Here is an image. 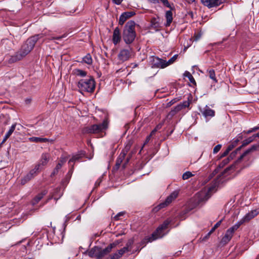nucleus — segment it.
Here are the masks:
<instances>
[{
  "mask_svg": "<svg viewBox=\"0 0 259 259\" xmlns=\"http://www.w3.org/2000/svg\"><path fill=\"white\" fill-rule=\"evenodd\" d=\"M157 131V128H155L151 133L150 135L151 136H152L153 135H154Z\"/></svg>",
  "mask_w": 259,
  "mask_h": 259,
  "instance_id": "nucleus-64",
  "label": "nucleus"
},
{
  "mask_svg": "<svg viewBox=\"0 0 259 259\" xmlns=\"http://www.w3.org/2000/svg\"><path fill=\"white\" fill-rule=\"evenodd\" d=\"M178 57V55L176 54L173 56L170 59L168 60V61H166L164 60V64L166 65V67L167 66L172 64L177 59Z\"/></svg>",
  "mask_w": 259,
  "mask_h": 259,
  "instance_id": "nucleus-36",
  "label": "nucleus"
},
{
  "mask_svg": "<svg viewBox=\"0 0 259 259\" xmlns=\"http://www.w3.org/2000/svg\"><path fill=\"white\" fill-rule=\"evenodd\" d=\"M254 140V138H253V136L244 140L243 141L242 145L240 147L237 148L234 151L231 153L230 156H232V155L235 156L238 151H240L242 147L246 146V145L253 141Z\"/></svg>",
  "mask_w": 259,
  "mask_h": 259,
  "instance_id": "nucleus-13",
  "label": "nucleus"
},
{
  "mask_svg": "<svg viewBox=\"0 0 259 259\" xmlns=\"http://www.w3.org/2000/svg\"><path fill=\"white\" fill-rule=\"evenodd\" d=\"M124 212H119L118 213H117L115 217H114V220H118L119 219V217L120 216H122L124 214Z\"/></svg>",
  "mask_w": 259,
  "mask_h": 259,
  "instance_id": "nucleus-53",
  "label": "nucleus"
},
{
  "mask_svg": "<svg viewBox=\"0 0 259 259\" xmlns=\"http://www.w3.org/2000/svg\"><path fill=\"white\" fill-rule=\"evenodd\" d=\"M35 257V255L33 254H28L27 256H25L24 257V259H34Z\"/></svg>",
  "mask_w": 259,
  "mask_h": 259,
  "instance_id": "nucleus-52",
  "label": "nucleus"
},
{
  "mask_svg": "<svg viewBox=\"0 0 259 259\" xmlns=\"http://www.w3.org/2000/svg\"><path fill=\"white\" fill-rule=\"evenodd\" d=\"M170 222V220L169 219L165 220L163 223L153 232V236H157V239L162 238L163 236V231L167 228Z\"/></svg>",
  "mask_w": 259,
  "mask_h": 259,
  "instance_id": "nucleus-8",
  "label": "nucleus"
},
{
  "mask_svg": "<svg viewBox=\"0 0 259 259\" xmlns=\"http://www.w3.org/2000/svg\"><path fill=\"white\" fill-rule=\"evenodd\" d=\"M171 9H170V10H169V11H167L166 12V13H165V18H166V22L165 24V26L166 27H168V26H169L171 23L172 22V12H171V10H172V8L171 7Z\"/></svg>",
  "mask_w": 259,
  "mask_h": 259,
  "instance_id": "nucleus-20",
  "label": "nucleus"
},
{
  "mask_svg": "<svg viewBox=\"0 0 259 259\" xmlns=\"http://www.w3.org/2000/svg\"><path fill=\"white\" fill-rule=\"evenodd\" d=\"M222 147V145L221 144H218L215 146L213 149V154H215L218 153L221 149Z\"/></svg>",
  "mask_w": 259,
  "mask_h": 259,
  "instance_id": "nucleus-48",
  "label": "nucleus"
},
{
  "mask_svg": "<svg viewBox=\"0 0 259 259\" xmlns=\"http://www.w3.org/2000/svg\"><path fill=\"white\" fill-rule=\"evenodd\" d=\"M235 166L234 165H232L228 167H227L222 173V175H224V174L227 173L229 170L231 169L234 168Z\"/></svg>",
  "mask_w": 259,
  "mask_h": 259,
  "instance_id": "nucleus-50",
  "label": "nucleus"
},
{
  "mask_svg": "<svg viewBox=\"0 0 259 259\" xmlns=\"http://www.w3.org/2000/svg\"><path fill=\"white\" fill-rule=\"evenodd\" d=\"M184 75L185 77H187L189 78L190 82H191L192 83H193L195 85L196 84V83L194 78L193 77V76L192 75V74L189 71H185Z\"/></svg>",
  "mask_w": 259,
  "mask_h": 259,
  "instance_id": "nucleus-35",
  "label": "nucleus"
},
{
  "mask_svg": "<svg viewBox=\"0 0 259 259\" xmlns=\"http://www.w3.org/2000/svg\"><path fill=\"white\" fill-rule=\"evenodd\" d=\"M64 36L63 35L57 37H54L50 38V39H56V40H60L61 38H63Z\"/></svg>",
  "mask_w": 259,
  "mask_h": 259,
  "instance_id": "nucleus-60",
  "label": "nucleus"
},
{
  "mask_svg": "<svg viewBox=\"0 0 259 259\" xmlns=\"http://www.w3.org/2000/svg\"><path fill=\"white\" fill-rule=\"evenodd\" d=\"M235 147V145H233L232 143H231L230 145H228V146L227 148V150L230 152Z\"/></svg>",
  "mask_w": 259,
  "mask_h": 259,
  "instance_id": "nucleus-54",
  "label": "nucleus"
},
{
  "mask_svg": "<svg viewBox=\"0 0 259 259\" xmlns=\"http://www.w3.org/2000/svg\"><path fill=\"white\" fill-rule=\"evenodd\" d=\"M115 246L116 244L111 243L103 249L100 247L95 246L89 250L88 255L92 258L96 257L97 259H101L110 252L112 248Z\"/></svg>",
  "mask_w": 259,
  "mask_h": 259,
  "instance_id": "nucleus-4",
  "label": "nucleus"
},
{
  "mask_svg": "<svg viewBox=\"0 0 259 259\" xmlns=\"http://www.w3.org/2000/svg\"><path fill=\"white\" fill-rule=\"evenodd\" d=\"M121 257V256H120L118 252L114 253V254L110 255V258L111 259H119Z\"/></svg>",
  "mask_w": 259,
  "mask_h": 259,
  "instance_id": "nucleus-49",
  "label": "nucleus"
},
{
  "mask_svg": "<svg viewBox=\"0 0 259 259\" xmlns=\"http://www.w3.org/2000/svg\"><path fill=\"white\" fill-rule=\"evenodd\" d=\"M150 3H153V4H157L159 3L160 2L164 6L171 8V6L169 4L168 0H148Z\"/></svg>",
  "mask_w": 259,
  "mask_h": 259,
  "instance_id": "nucleus-28",
  "label": "nucleus"
},
{
  "mask_svg": "<svg viewBox=\"0 0 259 259\" xmlns=\"http://www.w3.org/2000/svg\"><path fill=\"white\" fill-rule=\"evenodd\" d=\"M237 138H238L239 139H240V140L243 139V135H242V134H239L238 136H237Z\"/></svg>",
  "mask_w": 259,
  "mask_h": 259,
  "instance_id": "nucleus-62",
  "label": "nucleus"
},
{
  "mask_svg": "<svg viewBox=\"0 0 259 259\" xmlns=\"http://www.w3.org/2000/svg\"><path fill=\"white\" fill-rule=\"evenodd\" d=\"M84 154L82 153H79L76 155H74L72 156V157L69 160L68 163L69 164H71V162H75L76 161L79 160L82 157H83Z\"/></svg>",
  "mask_w": 259,
  "mask_h": 259,
  "instance_id": "nucleus-31",
  "label": "nucleus"
},
{
  "mask_svg": "<svg viewBox=\"0 0 259 259\" xmlns=\"http://www.w3.org/2000/svg\"><path fill=\"white\" fill-rule=\"evenodd\" d=\"M190 99L189 98H188L187 101H184L183 103L178 104V106H180V109L182 110L186 107H189L190 104Z\"/></svg>",
  "mask_w": 259,
  "mask_h": 259,
  "instance_id": "nucleus-34",
  "label": "nucleus"
},
{
  "mask_svg": "<svg viewBox=\"0 0 259 259\" xmlns=\"http://www.w3.org/2000/svg\"><path fill=\"white\" fill-rule=\"evenodd\" d=\"M201 34L200 33H198L197 34L196 36H195V39L197 40H198V39H199L201 37Z\"/></svg>",
  "mask_w": 259,
  "mask_h": 259,
  "instance_id": "nucleus-63",
  "label": "nucleus"
},
{
  "mask_svg": "<svg viewBox=\"0 0 259 259\" xmlns=\"http://www.w3.org/2000/svg\"><path fill=\"white\" fill-rule=\"evenodd\" d=\"M123 15H124V17L126 18V19H127L133 16L136 14L135 12L134 11H129V12H125L123 13H122Z\"/></svg>",
  "mask_w": 259,
  "mask_h": 259,
  "instance_id": "nucleus-41",
  "label": "nucleus"
},
{
  "mask_svg": "<svg viewBox=\"0 0 259 259\" xmlns=\"http://www.w3.org/2000/svg\"><path fill=\"white\" fill-rule=\"evenodd\" d=\"M208 75L209 77L212 79L215 82L218 81L215 77V74L213 69H210L208 70Z\"/></svg>",
  "mask_w": 259,
  "mask_h": 259,
  "instance_id": "nucleus-38",
  "label": "nucleus"
},
{
  "mask_svg": "<svg viewBox=\"0 0 259 259\" xmlns=\"http://www.w3.org/2000/svg\"><path fill=\"white\" fill-rule=\"evenodd\" d=\"M239 141H240V139H239L238 138H236V139H235L231 143H232L233 145H234L235 147V146H236V145H237Z\"/></svg>",
  "mask_w": 259,
  "mask_h": 259,
  "instance_id": "nucleus-57",
  "label": "nucleus"
},
{
  "mask_svg": "<svg viewBox=\"0 0 259 259\" xmlns=\"http://www.w3.org/2000/svg\"><path fill=\"white\" fill-rule=\"evenodd\" d=\"M77 87L82 91L92 93L95 88V80L92 76H90L89 79H80L78 82Z\"/></svg>",
  "mask_w": 259,
  "mask_h": 259,
  "instance_id": "nucleus-5",
  "label": "nucleus"
},
{
  "mask_svg": "<svg viewBox=\"0 0 259 259\" xmlns=\"http://www.w3.org/2000/svg\"><path fill=\"white\" fill-rule=\"evenodd\" d=\"M149 63L153 68H164L166 67L164 60L158 57L151 56L149 58Z\"/></svg>",
  "mask_w": 259,
  "mask_h": 259,
  "instance_id": "nucleus-7",
  "label": "nucleus"
},
{
  "mask_svg": "<svg viewBox=\"0 0 259 259\" xmlns=\"http://www.w3.org/2000/svg\"><path fill=\"white\" fill-rule=\"evenodd\" d=\"M227 0H201L202 4L208 8H217L225 3Z\"/></svg>",
  "mask_w": 259,
  "mask_h": 259,
  "instance_id": "nucleus-10",
  "label": "nucleus"
},
{
  "mask_svg": "<svg viewBox=\"0 0 259 259\" xmlns=\"http://www.w3.org/2000/svg\"><path fill=\"white\" fill-rule=\"evenodd\" d=\"M16 123L13 124L11 127L10 128L9 130L8 131V132L6 134L3 141L1 143L0 145L4 144L7 139L11 136L12 133L14 132V130L16 128Z\"/></svg>",
  "mask_w": 259,
  "mask_h": 259,
  "instance_id": "nucleus-21",
  "label": "nucleus"
},
{
  "mask_svg": "<svg viewBox=\"0 0 259 259\" xmlns=\"http://www.w3.org/2000/svg\"><path fill=\"white\" fill-rule=\"evenodd\" d=\"M200 111L206 119L208 117H212L215 115L214 110L210 108L207 105H206L203 109H200Z\"/></svg>",
  "mask_w": 259,
  "mask_h": 259,
  "instance_id": "nucleus-11",
  "label": "nucleus"
},
{
  "mask_svg": "<svg viewBox=\"0 0 259 259\" xmlns=\"http://www.w3.org/2000/svg\"><path fill=\"white\" fill-rule=\"evenodd\" d=\"M45 35V33H41L29 37L22 45L19 50L11 56L8 61L9 63H14L24 58L32 50L36 42Z\"/></svg>",
  "mask_w": 259,
  "mask_h": 259,
  "instance_id": "nucleus-1",
  "label": "nucleus"
},
{
  "mask_svg": "<svg viewBox=\"0 0 259 259\" xmlns=\"http://www.w3.org/2000/svg\"><path fill=\"white\" fill-rule=\"evenodd\" d=\"M62 167V164L61 163H58L56 167L53 170V172L51 174V176L55 175L57 174L58 172V170L61 168Z\"/></svg>",
  "mask_w": 259,
  "mask_h": 259,
  "instance_id": "nucleus-44",
  "label": "nucleus"
},
{
  "mask_svg": "<svg viewBox=\"0 0 259 259\" xmlns=\"http://www.w3.org/2000/svg\"><path fill=\"white\" fill-rule=\"evenodd\" d=\"M128 244H127L126 246H125L117 251L118 254L121 257L124 253L128 251Z\"/></svg>",
  "mask_w": 259,
  "mask_h": 259,
  "instance_id": "nucleus-40",
  "label": "nucleus"
},
{
  "mask_svg": "<svg viewBox=\"0 0 259 259\" xmlns=\"http://www.w3.org/2000/svg\"><path fill=\"white\" fill-rule=\"evenodd\" d=\"M81 62L86 63L88 65H91L93 63V59L91 55L90 54H88L83 58Z\"/></svg>",
  "mask_w": 259,
  "mask_h": 259,
  "instance_id": "nucleus-30",
  "label": "nucleus"
},
{
  "mask_svg": "<svg viewBox=\"0 0 259 259\" xmlns=\"http://www.w3.org/2000/svg\"><path fill=\"white\" fill-rule=\"evenodd\" d=\"M33 179L29 174H27L21 179L20 184L22 185H24Z\"/></svg>",
  "mask_w": 259,
  "mask_h": 259,
  "instance_id": "nucleus-33",
  "label": "nucleus"
},
{
  "mask_svg": "<svg viewBox=\"0 0 259 259\" xmlns=\"http://www.w3.org/2000/svg\"><path fill=\"white\" fill-rule=\"evenodd\" d=\"M258 130H259V129L258 128V126H255V127H253V128H252L247 131V132H246V133L247 134H250V133H251L252 132H255V131H257Z\"/></svg>",
  "mask_w": 259,
  "mask_h": 259,
  "instance_id": "nucleus-51",
  "label": "nucleus"
},
{
  "mask_svg": "<svg viewBox=\"0 0 259 259\" xmlns=\"http://www.w3.org/2000/svg\"><path fill=\"white\" fill-rule=\"evenodd\" d=\"M193 175L190 171H186L185 173L183 174L182 176V178L183 180H187L189 178L192 177Z\"/></svg>",
  "mask_w": 259,
  "mask_h": 259,
  "instance_id": "nucleus-45",
  "label": "nucleus"
},
{
  "mask_svg": "<svg viewBox=\"0 0 259 259\" xmlns=\"http://www.w3.org/2000/svg\"><path fill=\"white\" fill-rule=\"evenodd\" d=\"M125 157V153H120V155L118 156V157L117 158V160L116 161L115 163V168L116 169H118L121 163L122 162L123 160L124 159Z\"/></svg>",
  "mask_w": 259,
  "mask_h": 259,
  "instance_id": "nucleus-25",
  "label": "nucleus"
},
{
  "mask_svg": "<svg viewBox=\"0 0 259 259\" xmlns=\"http://www.w3.org/2000/svg\"><path fill=\"white\" fill-rule=\"evenodd\" d=\"M257 146L256 145H252L250 148L248 149L247 150H245L238 158L237 160L236 161L235 164H237L239 162H240L242 159L247 154H248L251 152H252L253 151H255L256 150Z\"/></svg>",
  "mask_w": 259,
  "mask_h": 259,
  "instance_id": "nucleus-15",
  "label": "nucleus"
},
{
  "mask_svg": "<svg viewBox=\"0 0 259 259\" xmlns=\"http://www.w3.org/2000/svg\"><path fill=\"white\" fill-rule=\"evenodd\" d=\"M123 0H112V2L114 4L116 5H120L122 2Z\"/></svg>",
  "mask_w": 259,
  "mask_h": 259,
  "instance_id": "nucleus-59",
  "label": "nucleus"
},
{
  "mask_svg": "<svg viewBox=\"0 0 259 259\" xmlns=\"http://www.w3.org/2000/svg\"><path fill=\"white\" fill-rule=\"evenodd\" d=\"M157 239V236H153V233L150 236H146L143 239L141 242V244L144 246L148 242H151Z\"/></svg>",
  "mask_w": 259,
  "mask_h": 259,
  "instance_id": "nucleus-22",
  "label": "nucleus"
},
{
  "mask_svg": "<svg viewBox=\"0 0 259 259\" xmlns=\"http://www.w3.org/2000/svg\"><path fill=\"white\" fill-rule=\"evenodd\" d=\"M29 139L30 141L35 143H46L49 141V139L47 138H43L40 137H33L30 138Z\"/></svg>",
  "mask_w": 259,
  "mask_h": 259,
  "instance_id": "nucleus-26",
  "label": "nucleus"
},
{
  "mask_svg": "<svg viewBox=\"0 0 259 259\" xmlns=\"http://www.w3.org/2000/svg\"><path fill=\"white\" fill-rule=\"evenodd\" d=\"M130 157H127L126 158V160H125V161L124 162V163L122 165L123 168H125L126 167V165L128 163V162L130 161Z\"/></svg>",
  "mask_w": 259,
  "mask_h": 259,
  "instance_id": "nucleus-55",
  "label": "nucleus"
},
{
  "mask_svg": "<svg viewBox=\"0 0 259 259\" xmlns=\"http://www.w3.org/2000/svg\"><path fill=\"white\" fill-rule=\"evenodd\" d=\"M31 102V98H27L25 100V103L27 104H30Z\"/></svg>",
  "mask_w": 259,
  "mask_h": 259,
  "instance_id": "nucleus-61",
  "label": "nucleus"
},
{
  "mask_svg": "<svg viewBox=\"0 0 259 259\" xmlns=\"http://www.w3.org/2000/svg\"><path fill=\"white\" fill-rule=\"evenodd\" d=\"M135 25V22L131 20L127 22L124 27L123 39L125 44L128 46L134 41L136 36Z\"/></svg>",
  "mask_w": 259,
  "mask_h": 259,
  "instance_id": "nucleus-3",
  "label": "nucleus"
},
{
  "mask_svg": "<svg viewBox=\"0 0 259 259\" xmlns=\"http://www.w3.org/2000/svg\"><path fill=\"white\" fill-rule=\"evenodd\" d=\"M151 26L152 28H154L156 31L159 30V28L160 27V24L156 18H152L151 20Z\"/></svg>",
  "mask_w": 259,
  "mask_h": 259,
  "instance_id": "nucleus-29",
  "label": "nucleus"
},
{
  "mask_svg": "<svg viewBox=\"0 0 259 259\" xmlns=\"http://www.w3.org/2000/svg\"><path fill=\"white\" fill-rule=\"evenodd\" d=\"M108 119L105 118L101 123L86 126L82 129V132L84 134H98L100 137H103L106 134L105 131L108 128Z\"/></svg>",
  "mask_w": 259,
  "mask_h": 259,
  "instance_id": "nucleus-2",
  "label": "nucleus"
},
{
  "mask_svg": "<svg viewBox=\"0 0 259 259\" xmlns=\"http://www.w3.org/2000/svg\"><path fill=\"white\" fill-rule=\"evenodd\" d=\"M222 222V220L219 221L218 222H217L214 226L211 228V230L209 231V232L207 234V236H208L211 234L217 228H218L221 224Z\"/></svg>",
  "mask_w": 259,
  "mask_h": 259,
  "instance_id": "nucleus-39",
  "label": "nucleus"
},
{
  "mask_svg": "<svg viewBox=\"0 0 259 259\" xmlns=\"http://www.w3.org/2000/svg\"><path fill=\"white\" fill-rule=\"evenodd\" d=\"M259 213V210L256 209L251 210L241 220V221L244 223L246 222L249 221L250 220L254 218Z\"/></svg>",
  "mask_w": 259,
  "mask_h": 259,
  "instance_id": "nucleus-12",
  "label": "nucleus"
},
{
  "mask_svg": "<svg viewBox=\"0 0 259 259\" xmlns=\"http://www.w3.org/2000/svg\"><path fill=\"white\" fill-rule=\"evenodd\" d=\"M178 194L179 193L177 191L173 192L166 198L163 202L160 203L156 208H157V209H160L167 206L178 197Z\"/></svg>",
  "mask_w": 259,
  "mask_h": 259,
  "instance_id": "nucleus-9",
  "label": "nucleus"
},
{
  "mask_svg": "<svg viewBox=\"0 0 259 259\" xmlns=\"http://www.w3.org/2000/svg\"><path fill=\"white\" fill-rule=\"evenodd\" d=\"M180 107V106L177 105L174 108H173L167 114V118H169V119H171L177 113L181 110Z\"/></svg>",
  "mask_w": 259,
  "mask_h": 259,
  "instance_id": "nucleus-24",
  "label": "nucleus"
},
{
  "mask_svg": "<svg viewBox=\"0 0 259 259\" xmlns=\"http://www.w3.org/2000/svg\"><path fill=\"white\" fill-rule=\"evenodd\" d=\"M121 40V34L120 29L118 27H116L113 31L112 41L114 45H116Z\"/></svg>",
  "mask_w": 259,
  "mask_h": 259,
  "instance_id": "nucleus-14",
  "label": "nucleus"
},
{
  "mask_svg": "<svg viewBox=\"0 0 259 259\" xmlns=\"http://www.w3.org/2000/svg\"><path fill=\"white\" fill-rule=\"evenodd\" d=\"M67 159L65 157H61L59 163H61L62 165L66 161Z\"/></svg>",
  "mask_w": 259,
  "mask_h": 259,
  "instance_id": "nucleus-58",
  "label": "nucleus"
},
{
  "mask_svg": "<svg viewBox=\"0 0 259 259\" xmlns=\"http://www.w3.org/2000/svg\"><path fill=\"white\" fill-rule=\"evenodd\" d=\"M48 193L46 190H43L40 193L38 194L32 200L31 203L33 205L36 204Z\"/></svg>",
  "mask_w": 259,
  "mask_h": 259,
  "instance_id": "nucleus-17",
  "label": "nucleus"
},
{
  "mask_svg": "<svg viewBox=\"0 0 259 259\" xmlns=\"http://www.w3.org/2000/svg\"><path fill=\"white\" fill-rule=\"evenodd\" d=\"M40 164H37L34 166V168L31 169L27 174L32 177V178H34L40 172Z\"/></svg>",
  "mask_w": 259,
  "mask_h": 259,
  "instance_id": "nucleus-19",
  "label": "nucleus"
},
{
  "mask_svg": "<svg viewBox=\"0 0 259 259\" xmlns=\"http://www.w3.org/2000/svg\"><path fill=\"white\" fill-rule=\"evenodd\" d=\"M207 199V196L205 192L198 193L195 196V201L198 204H200L203 201Z\"/></svg>",
  "mask_w": 259,
  "mask_h": 259,
  "instance_id": "nucleus-16",
  "label": "nucleus"
},
{
  "mask_svg": "<svg viewBox=\"0 0 259 259\" xmlns=\"http://www.w3.org/2000/svg\"><path fill=\"white\" fill-rule=\"evenodd\" d=\"M233 235V234L227 230L224 236L222 238L221 243L223 245L227 244L232 238Z\"/></svg>",
  "mask_w": 259,
  "mask_h": 259,
  "instance_id": "nucleus-18",
  "label": "nucleus"
},
{
  "mask_svg": "<svg viewBox=\"0 0 259 259\" xmlns=\"http://www.w3.org/2000/svg\"><path fill=\"white\" fill-rule=\"evenodd\" d=\"M220 169L221 168L218 166V167L213 171V172L209 176V179L212 178L216 174H217L219 172Z\"/></svg>",
  "mask_w": 259,
  "mask_h": 259,
  "instance_id": "nucleus-46",
  "label": "nucleus"
},
{
  "mask_svg": "<svg viewBox=\"0 0 259 259\" xmlns=\"http://www.w3.org/2000/svg\"><path fill=\"white\" fill-rule=\"evenodd\" d=\"M231 155L229 156V157H228L227 158L223 160L221 163L218 165V166L221 169L222 168H223L225 165H226L229 161L230 160V158H231V159H232L233 158V157H234L233 155H232V156H230Z\"/></svg>",
  "mask_w": 259,
  "mask_h": 259,
  "instance_id": "nucleus-37",
  "label": "nucleus"
},
{
  "mask_svg": "<svg viewBox=\"0 0 259 259\" xmlns=\"http://www.w3.org/2000/svg\"><path fill=\"white\" fill-rule=\"evenodd\" d=\"M134 54V48L131 46H127L120 50L117 58L120 63H123L132 58Z\"/></svg>",
  "mask_w": 259,
  "mask_h": 259,
  "instance_id": "nucleus-6",
  "label": "nucleus"
},
{
  "mask_svg": "<svg viewBox=\"0 0 259 259\" xmlns=\"http://www.w3.org/2000/svg\"><path fill=\"white\" fill-rule=\"evenodd\" d=\"M181 99V98L180 97H177V98H175L172 99L171 101H170L169 102H168L167 103L166 107H170L172 105H173L174 104L176 103L178 101H180Z\"/></svg>",
  "mask_w": 259,
  "mask_h": 259,
  "instance_id": "nucleus-42",
  "label": "nucleus"
},
{
  "mask_svg": "<svg viewBox=\"0 0 259 259\" xmlns=\"http://www.w3.org/2000/svg\"><path fill=\"white\" fill-rule=\"evenodd\" d=\"M49 161V155L47 153H43L41 155V159L38 164H40V169H42V166L46 165Z\"/></svg>",
  "mask_w": 259,
  "mask_h": 259,
  "instance_id": "nucleus-23",
  "label": "nucleus"
},
{
  "mask_svg": "<svg viewBox=\"0 0 259 259\" xmlns=\"http://www.w3.org/2000/svg\"><path fill=\"white\" fill-rule=\"evenodd\" d=\"M127 19L124 17V15L121 14L119 19V24L122 25Z\"/></svg>",
  "mask_w": 259,
  "mask_h": 259,
  "instance_id": "nucleus-47",
  "label": "nucleus"
},
{
  "mask_svg": "<svg viewBox=\"0 0 259 259\" xmlns=\"http://www.w3.org/2000/svg\"><path fill=\"white\" fill-rule=\"evenodd\" d=\"M243 224V223L241 221V220H240L237 223H236L234 226L228 229V230L230 231V232L234 234V232L236 230H237L239 228V227Z\"/></svg>",
  "mask_w": 259,
  "mask_h": 259,
  "instance_id": "nucleus-32",
  "label": "nucleus"
},
{
  "mask_svg": "<svg viewBox=\"0 0 259 259\" xmlns=\"http://www.w3.org/2000/svg\"><path fill=\"white\" fill-rule=\"evenodd\" d=\"M229 153V152L227 149H226V150L223 153H222L221 154L220 157L223 158V157H225L226 156H227L228 155V154Z\"/></svg>",
  "mask_w": 259,
  "mask_h": 259,
  "instance_id": "nucleus-56",
  "label": "nucleus"
},
{
  "mask_svg": "<svg viewBox=\"0 0 259 259\" xmlns=\"http://www.w3.org/2000/svg\"><path fill=\"white\" fill-rule=\"evenodd\" d=\"M131 146H132V144L129 142L128 143H127L124 148L122 150V151H121V153H125V155L126 156V154L127 153V152L130 151L131 148Z\"/></svg>",
  "mask_w": 259,
  "mask_h": 259,
  "instance_id": "nucleus-43",
  "label": "nucleus"
},
{
  "mask_svg": "<svg viewBox=\"0 0 259 259\" xmlns=\"http://www.w3.org/2000/svg\"><path fill=\"white\" fill-rule=\"evenodd\" d=\"M73 74L76 76L84 77L87 75V72L79 69H75L73 70Z\"/></svg>",
  "mask_w": 259,
  "mask_h": 259,
  "instance_id": "nucleus-27",
  "label": "nucleus"
}]
</instances>
